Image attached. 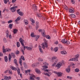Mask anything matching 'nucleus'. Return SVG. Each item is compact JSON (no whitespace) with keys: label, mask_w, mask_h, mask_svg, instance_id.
Wrapping results in <instances>:
<instances>
[{"label":"nucleus","mask_w":80,"mask_h":80,"mask_svg":"<svg viewBox=\"0 0 80 80\" xmlns=\"http://www.w3.org/2000/svg\"><path fill=\"white\" fill-rule=\"evenodd\" d=\"M79 57V54H77L75 56V58H71L68 60V61H74L75 62H77L78 61V58Z\"/></svg>","instance_id":"f257e3e1"},{"label":"nucleus","mask_w":80,"mask_h":80,"mask_svg":"<svg viewBox=\"0 0 80 80\" xmlns=\"http://www.w3.org/2000/svg\"><path fill=\"white\" fill-rule=\"evenodd\" d=\"M44 70L46 72H48V73H45V75H46V76H48V77H50V75H52V74H51V72H49L48 70L45 69Z\"/></svg>","instance_id":"f03ea898"},{"label":"nucleus","mask_w":80,"mask_h":80,"mask_svg":"<svg viewBox=\"0 0 80 80\" xmlns=\"http://www.w3.org/2000/svg\"><path fill=\"white\" fill-rule=\"evenodd\" d=\"M42 48H43V49H45V47L46 48H48V44L47 43H43L42 44Z\"/></svg>","instance_id":"7ed1b4c3"},{"label":"nucleus","mask_w":80,"mask_h":80,"mask_svg":"<svg viewBox=\"0 0 80 80\" xmlns=\"http://www.w3.org/2000/svg\"><path fill=\"white\" fill-rule=\"evenodd\" d=\"M18 7L16 6H14L13 7H12L11 8H10V10H11V12H14L16 11V9H15V8H17Z\"/></svg>","instance_id":"20e7f679"},{"label":"nucleus","mask_w":80,"mask_h":80,"mask_svg":"<svg viewBox=\"0 0 80 80\" xmlns=\"http://www.w3.org/2000/svg\"><path fill=\"white\" fill-rule=\"evenodd\" d=\"M29 75L30 76V78L31 80H35V79H34V78H33V77H34V78H35V76L34 75L32 74H30V73H29Z\"/></svg>","instance_id":"39448f33"},{"label":"nucleus","mask_w":80,"mask_h":80,"mask_svg":"<svg viewBox=\"0 0 80 80\" xmlns=\"http://www.w3.org/2000/svg\"><path fill=\"white\" fill-rule=\"evenodd\" d=\"M19 41L20 42L21 45H22V46H25V45H24V43L23 42V39H22V38H19Z\"/></svg>","instance_id":"423d86ee"},{"label":"nucleus","mask_w":80,"mask_h":80,"mask_svg":"<svg viewBox=\"0 0 80 80\" xmlns=\"http://www.w3.org/2000/svg\"><path fill=\"white\" fill-rule=\"evenodd\" d=\"M62 65V63H58L56 65V67L58 69H59Z\"/></svg>","instance_id":"0eeeda50"},{"label":"nucleus","mask_w":80,"mask_h":80,"mask_svg":"<svg viewBox=\"0 0 80 80\" xmlns=\"http://www.w3.org/2000/svg\"><path fill=\"white\" fill-rule=\"evenodd\" d=\"M69 12H70L71 13H73L74 12V11H75V10L73 8H71L69 9Z\"/></svg>","instance_id":"6e6552de"},{"label":"nucleus","mask_w":80,"mask_h":80,"mask_svg":"<svg viewBox=\"0 0 80 80\" xmlns=\"http://www.w3.org/2000/svg\"><path fill=\"white\" fill-rule=\"evenodd\" d=\"M41 33L43 37H45V36L46 35H45V31L44 30H42V32H41Z\"/></svg>","instance_id":"1a4fd4ad"},{"label":"nucleus","mask_w":80,"mask_h":80,"mask_svg":"<svg viewBox=\"0 0 80 80\" xmlns=\"http://www.w3.org/2000/svg\"><path fill=\"white\" fill-rule=\"evenodd\" d=\"M10 68L12 70H15V71H17V68L14 67L12 66H10Z\"/></svg>","instance_id":"9d476101"},{"label":"nucleus","mask_w":80,"mask_h":80,"mask_svg":"<svg viewBox=\"0 0 80 80\" xmlns=\"http://www.w3.org/2000/svg\"><path fill=\"white\" fill-rule=\"evenodd\" d=\"M26 48L28 50H32V48H33V47H28V46H26Z\"/></svg>","instance_id":"9b49d317"},{"label":"nucleus","mask_w":80,"mask_h":80,"mask_svg":"<svg viewBox=\"0 0 80 80\" xmlns=\"http://www.w3.org/2000/svg\"><path fill=\"white\" fill-rule=\"evenodd\" d=\"M70 66H68V67L66 69V71L68 73H69L70 72Z\"/></svg>","instance_id":"f8f14e48"},{"label":"nucleus","mask_w":80,"mask_h":80,"mask_svg":"<svg viewBox=\"0 0 80 80\" xmlns=\"http://www.w3.org/2000/svg\"><path fill=\"white\" fill-rule=\"evenodd\" d=\"M61 42L63 43H67V40L66 39H62L61 41Z\"/></svg>","instance_id":"ddd939ff"},{"label":"nucleus","mask_w":80,"mask_h":80,"mask_svg":"<svg viewBox=\"0 0 80 80\" xmlns=\"http://www.w3.org/2000/svg\"><path fill=\"white\" fill-rule=\"evenodd\" d=\"M36 30H37L38 29V28L39 26V23L38 22H36Z\"/></svg>","instance_id":"4468645a"},{"label":"nucleus","mask_w":80,"mask_h":80,"mask_svg":"<svg viewBox=\"0 0 80 80\" xmlns=\"http://www.w3.org/2000/svg\"><path fill=\"white\" fill-rule=\"evenodd\" d=\"M18 13L19 14V15L21 16H22L23 15V12L21 11H19V12H18Z\"/></svg>","instance_id":"2eb2a0df"},{"label":"nucleus","mask_w":80,"mask_h":80,"mask_svg":"<svg viewBox=\"0 0 80 80\" xmlns=\"http://www.w3.org/2000/svg\"><path fill=\"white\" fill-rule=\"evenodd\" d=\"M12 58V56H11L10 54H9V56H8V60L9 62H10L11 61V59Z\"/></svg>","instance_id":"dca6fc26"},{"label":"nucleus","mask_w":80,"mask_h":80,"mask_svg":"<svg viewBox=\"0 0 80 80\" xmlns=\"http://www.w3.org/2000/svg\"><path fill=\"white\" fill-rule=\"evenodd\" d=\"M39 50L40 52L41 53H43V50H42V47H41V46L40 45L39 46Z\"/></svg>","instance_id":"f3484780"},{"label":"nucleus","mask_w":80,"mask_h":80,"mask_svg":"<svg viewBox=\"0 0 80 80\" xmlns=\"http://www.w3.org/2000/svg\"><path fill=\"white\" fill-rule=\"evenodd\" d=\"M6 37H7V38H8V35H9V31H8V30H7L6 31Z\"/></svg>","instance_id":"a211bd4d"},{"label":"nucleus","mask_w":80,"mask_h":80,"mask_svg":"<svg viewBox=\"0 0 80 80\" xmlns=\"http://www.w3.org/2000/svg\"><path fill=\"white\" fill-rule=\"evenodd\" d=\"M62 74H63L61 72H59L58 73V77H61L62 76Z\"/></svg>","instance_id":"6ab92c4d"},{"label":"nucleus","mask_w":80,"mask_h":80,"mask_svg":"<svg viewBox=\"0 0 80 80\" xmlns=\"http://www.w3.org/2000/svg\"><path fill=\"white\" fill-rule=\"evenodd\" d=\"M17 32H18V30L16 29H13V33L14 34H16L17 33Z\"/></svg>","instance_id":"aec40b11"},{"label":"nucleus","mask_w":80,"mask_h":80,"mask_svg":"<svg viewBox=\"0 0 80 80\" xmlns=\"http://www.w3.org/2000/svg\"><path fill=\"white\" fill-rule=\"evenodd\" d=\"M24 21L25 22L24 24L25 25H28V21L27 20L24 19Z\"/></svg>","instance_id":"412c9836"},{"label":"nucleus","mask_w":80,"mask_h":80,"mask_svg":"<svg viewBox=\"0 0 80 80\" xmlns=\"http://www.w3.org/2000/svg\"><path fill=\"white\" fill-rule=\"evenodd\" d=\"M57 61H58V59H57L56 60H55V62H54V63H53L52 64V67H54V66H55V65H56V64H57Z\"/></svg>","instance_id":"4be33fe9"},{"label":"nucleus","mask_w":80,"mask_h":80,"mask_svg":"<svg viewBox=\"0 0 80 80\" xmlns=\"http://www.w3.org/2000/svg\"><path fill=\"white\" fill-rule=\"evenodd\" d=\"M19 62L21 66H22V60L20 58L19 59Z\"/></svg>","instance_id":"5701e85b"},{"label":"nucleus","mask_w":80,"mask_h":80,"mask_svg":"<svg viewBox=\"0 0 80 80\" xmlns=\"http://www.w3.org/2000/svg\"><path fill=\"white\" fill-rule=\"evenodd\" d=\"M58 47H56L55 48L54 50L55 52H57L58 51Z\"/></svg>","instance_id":"b1692460"},{"label":"nucleus","mask_w":80,"mask_h":80,"mask_svg":"<svg viewBox=\"0 0 80 80\" xmlns=\"http://www.w3.org/2000/svg\"><path fill=\"white\" fill-rule=\"evenodd\" d=\"M69 17H71L72 18H75V15L73 14H71L69 15Z\"/></svg>","instance_id":"393cba45"},{"label":"nucleus","mask_w":80,"mask_h":80,"mask_svg":"<svg viewBox=\"0 0 80 80\" xmlns=\"http://www.w3.org/2000/svg\"><path fill=\"white\" fill-rule=\"evenodd\" d=\"M31 37L32 38H35V37H36V36L34 35V33L33 32H32L31 34Z\"/></svg>","instance_id":"a878e982"},{"label":"nucleus","mask_w":80,"mask_h":80,"mask_svg":"<svg viewBox=\"0 0 80 80\" xmlns=\"http://www.w3.org/2000/svg\"><path fill=\"white\" fill-rule=\"evenodd\" d=\"M4 60L6 62H8V58L7 56H6L4 57Z\"/></svg>","instance_id":"bb28decb"},{"label":"nucleus","mask_w":80,"mask_h":80,"mask_svg":"<svg viewBox=\"0 0 80 80\" xmlns=\"http://www.w3.org/2000/svg\"><path fill=\"white\" fill-rule=\"evenodd\" d=\"M42 67H43V69H42V70H45V69H44V68H45V69L46 68H48V66H42Z\"/></svg>","instance_id":"cd10ccee"},{"label":"nucleus","mask_w":80,"mask_h":80,"mask_svg":"<svg viewBox=\"0 0 80 80\" xmlns=\"http://www.w3.org/2000/svg\"><path fill=\"white\" fill-rule=\"evenodd\" d=\"M11 56L13 58H15V55L13 53H11Z\"/></svg>","instance_id":"c85d7f7f"},{"label":"nucleus","mask_w":80,"mask_h":80,"mask_svg":"<svg viewBox=\"0 0 80 80\" xmlns=\"http://www.w3.org/2000/svg\"><path fill=\"white\" fill-rule=\"evenodd\" d=\"M20 19H21V18L20 17H19L17 18L15 20V22H18V21H19Z\"/></svg>","instance_id":"c756f323"},{"label":"nucleus","mask_w":80,"mask_h":80,"mask_svg":"<svg viewBox=\"0 0 80 80\" xmlns=\"http://www.w3.org/2000/svg\"><path fill=\"white\" fill-rule=\"evenodd\" d=\"M61 54H66V53H67V52H66V51H62L61 52Z\"/></svg>","instance_id":"7c9ffc66"},{"label":"nucleus","mask_w":80,"mask_h":80,"mask_svg":"<svg viewBox=\"0 0 80 80\" xmlns=\"http://www.w3.org/2000/svg\"><path fill=\"white\" fill-rule=\"evenodd\" d=\"M14 62L16 65H18V64L17 63V59H15L14 60Z\"/></svg>","instance_id":"2f4dec72"},{"label":"nucleus","mask_w":80,"mask_h":80,"mask_svg":"<svg viewBox=\"0 0 80 80\" xmlns=\"http://www.w3.org/2000/svg\"><path fill=\"white\" fill-rule=\"evenodd\" d=\"M9 28H10V29H12V27H13V24H10L9 25Z\"/></svg>","instance_id":"473e14b6"},{"label":"nucleus","mask_w":80,"mask_h":80,"mask_svg":"<svg viewBox=\"0 0 80 80\" xmlns=\"http://www.w3.org/2000/svg\"><path fill=\"white\" fill-rule=\"evenodd\" d=\"M17 71L18 74H20V69L19 68H18V70L17 69Z\"/></svg>","instance_id":"72a5a7b5"},{"label":"nucleus","mask_w":80,"mask_h":80,"mask_svg":"<svg viewBox=\"0 0 80 80\" xmlns=\"http://www.w3.org/2000/svg\"><path fill=\"white\" fill-rule=\"evenodd\" d=\"M45 37H46V38H48V39H50V37L48 35L45 36Z\"/></svg>","instance_id":"f704fd0d"},{"label":"nucleus","mask_w":80,"mask_h":80,"mask_svg":"<svg viewBox=\"0 0 80 80\" xmlns=\"http://www.w3.org/2000/svg\"><path fill=\"white\" fill-rule=\"evenodd\" d=\"M38 60L39 62H43V59L41 58H38Z\"/></svg>","instance_id":"c9c22d12"},{"label":"nucleus","mask_w":80,"mask_h":80,"mask_svg":"<svg viewBox=\"0 0 80 80\" xmlns=\"http://www.w3.org/2000/svg\"><path fill=\"white\" fill-rule=\"evenodd\" d=\"M4 79L5 80H8V77L7 76H4Z\"/></svg>","instance_id":"e433bc0d"},{"label":"nucleus","mask_w":80,"mask_h":80,"mask_svg":"<svg viewBox=\"0 0 80 80\" xmlns=\"http://www.w3.org/2000/svg\"><path fill=\"white\" fill-rule=\"evenodd\" d=\"M39 37H40V36L38 35V36H37L36 37V41H37V40H38V38H39Z\"/></svg>","instance_id":"4c0bfd02"},{"label":"nucleus","mask_w":80,"mask_h":80,"mask_svg":"<svg viewBox=\"0 0 80 80\" xmlns=\"http://www.w3.org/2000/svg\"><path fill=\"white\" fill-rule=\"evenodd\" d=\"M79 71H80V70L78 68H76L75 69V71L76 72H79Z\"/></svg>","instance_id":"58836bf2"},{"label":"nucleus","mask_w":80,"mask_h":80,"mask_svg":"<svg viewBox=\"0 0 80 80\" xmlns=\"http://www.w3.org/2000/svg\"><path fill=\"white\" fill-rule=\"evenodd\" d=\"M64 7L65 9L66 10H68V7H67L66 5L64 6Z\"/></svg>","instance_id":"ea45409f"},{"label":"nucleus","mask_w":80,"mask_h":80,"mask_svg":"<svg viewBox=\"0 0 80 80\" xmlns=\"http://www.w3.org/2000/svg\"><path fill=\"white\" fill-rule=\"evenodd\" d=\"M17 47H19L20 46V42H17Z\"/></svg>","instance_id":"a19ab883"},{"label":"nucleus","mask_w":80,"mask_h":80,"mask_svg":"<svg viewBox=\"0 0 80 80\" xmlns=\"http://www.w3.org/2000/svg\"><path fill=\"white\" fill-rule=\"evenodd\" d=\"M43 65L45 66H47V65H48V63L45 62L43 63Z\"/></svg>","instance_id":"79ce46f5"},{"label":"nucleus","mask_w":80,"mask_h":80,"mask_svg":"<svg viewBox=\"0 0 80 80\" xmlns=\"http://www.w3.org/2000/svg\"><path fill=\"white\" fill-rule=\"evenodd\" d=\"M25 72L26 73H30V70H28L25 71Z\"/></svg>","instance_id":"37998d69"},{"label":"nucleus","mask_w":80,"mask_h":80,"mask_svg":"<svg viewBox=\"0 0 80 80\" xmlns=\"http://www.w3.org/2000/svg\"><path fill=\"white\" fill-rule=\"evenodd\" d=\"M6 52H10L12 50L9 48H6Z\"/></svg>","instance_id":"c03bdc74"},{"label":"nucleus","mask_w":80,"mask_h":80,"mask_svg":"<svg viewBox=\"0 0 80 80\" xmlns=\"http://www.w3.org/2000/svg\"><path fill=\"white\" fill-rule=\"evenodd\" d=\"M36 72L38 73H40V71L39 70H38V69H36Z\"/></svg>","instance_id":"a18cd8bd"},{"label":"nucleus","mask_w":80,"mask_h":80,"mask_svg":"<svg viewBox=\"0 0 80 80\" xmlns=\"http://www.w3.org/2000/svg\"><path fill=\"white\" fill-rule=\"evenodd\" d=\"M20 58H21L22 60H23L24 61L25 60V58H24V57H23V56H22Z\"/></svg>","instance_id":"49530a36"},{"label":"nucleus","mask_w":80,"mask_h":80,"mask_svg":"<svg viewBox=\"0 0 80 80\" xmlns=\"http://www.w3.org/2000/svg\"><path fill=\"white\" fill-rule=\"evenodd\" d=\"M3 42L4 43H6L7 42V39H6V38H4L3 39Z\"/></svg>","instance_id":"de8ad7c7"},{"label":"nucleus","mask_w":80,"mask_h":80,"mask_svg":"<svg viewBox=\"0 0 80 80\" xmlns=\"http://www.w3.org/2000/svg\"><path fill=\"white\" fill-rule=\"evenodd\" d=\"M9 74H12V70L11 69H10L9 70V72H8Z\"/></svg>","instance_id":"09e8293b"},{"label":"nucleus","mask_w":80,"mask_h":80,"mask_svg":"<svg viewBox=\"0 0 80 80\" xmlns=\"http://www.w3.org/2000/svg\"><path fill=\"white\" fill-rule=\"evenodd\" d=\"M44 43H47L48 41L45 38L44 39Z\"/></svg>","instance_id":"8fccbe9b"},{"label":"nucleus","mask_w":80,"mask_h":80,"mask_svg":"<svg viewBox=\"0 0 80 80\" xmlns=\"http://www.w3.org/2000/svg\"><path fill=\"white\" fill-rule=\"evenodd\" d=\"M19 53H20V52H19V51H18V50H17L16 52V55H18Z\"/></svg>","instance_id":"3c124183"},{"label":"nucleus","mask_w":80,"mask_h":80,"mask_svg":"<svg viewBox=\"0 0 80 80\" xmlns=\"http://www.w3.org/2000/svg\"><path fill=\"white\" fill-rule=\"evenodd\" d=\"M67 78H69V79H70V80H72V77L70 76H68L67 77Z\"/></svg>","instance_id":"603ef678"},{"label":"nucleus","mask_w":80,"mask_h":80,"mask_svg":"<svg viewBox=\"0 0 80 80\" xmlns=\"http://www.w3.org/2000/svg\"><path fill=\"white\" fill-rule=\"evenodd\" d=\"M57 58V57H52V60L53 61L54 60H55Z\"/></svg>","instance_id":"864d4df0"},{"label":"nucleus","mask_w":80,"mask_h":80,"mask_svg":"<svg viewBox=\"0 0 80 80\" xmlns=\"http://www.w3.org/2000/svg\"><path fill=\"white\" fill-rule=\"evenodd\" d=\"M37 16L40 18L42 17V15H41V14H37Z\"/></svg>","instance_id":"5fc2aeb1"},{"label":"nucleus","mask_w":80,"mask_h":80,"mask_svg":"<svg viewBox=\"0 0 80 80\" xmlns=\"http://www.w3.org/2000/svg\"><path fill=\"white\" fill-rule=\"evenodd\" d=\"M59 47L60 48H62V46L61 44H59Z\"/></svg>","instance_id":"6e6d98bb"},{"label":"nucleus","mask_w":80,"mask_h":80,"mask_svg":"<svg viewBox=\"0 0 80 80\" xmlns=\"http://www.w3.org/2000/svg\"><path fill=\"white\" fill-rule=\"evenodd\" d=\"M23 63V65H24V67H27V64H26V63L25 62H24Z\"/></svg>","instance_id":"4d7b16f0"},{"label":"nucleus","mask_w":80,"mask_h":80,"mask_svg":"<svg viewBox=\"0 0 80 80\" xmlns=\"http://www.w3.org/2000/svg\"><path fill=\"white\" fill-rule=\"evenodd\" d=\"M33 7L35 8V9L36 10H37V6H35V4H34L33 5Z\"/></svg>","instance_id":"13d9d810"},{"label":"nucleus","mask_w":80,"mask_h":80,"mask_svg":"<svg viewBox=\"0 0 80 80\" xmlns=\"http://www.w3.org/2000/svg\"><path fill=\"white\" fill-rule=\"evenodd\" d=\"M71 2L72 3V4H74L75 3V0L71 1Z\"/></svg>","instance_id":"bf43d9fd"},{"label":"nucleus","mask_w":80,"mask_h":80,"mask_svg":"<svg viewBox=\"0 0 80 80\" xmlns=\"http://www.w3.org/2000/svg\"><path fill=\"white\" fill-rule=\"evenodd\" d=\"M12 20H9L8 22V23H12Z\"/></svg>","instance_id":"052dcab7"},{"label":"nucleus","mask_w":80,"mask_h":80,"mask_svg":"<svg viewBox=\"0 0 80 80\" xmlns=\"http://www.w3.org/2000/svg\"><path fill=\"white\" fill-rule=\"evenodd\" d=\"M12 79V77H11L10 76H9V77H8V80H10Z\"/></svg>","instance_id":"680f3d73"},{"label":"nucleus","mask_w":80,"mask_h":80,"mask_svg":"<svg viewBox=\"0 0 80 80\" xmlns=\"http://www.w3.org/2000/svg\"><path fill=\"white\" fill-rule=\"evenodd\" d=\"M3 53H5L6 52H7V50H6V48L5 49H2Z\"/></svg>","instance_id":"e2e57ef3"},{"label":"nucleus","mask_w":80,"mask_h":80,"mask_svg":"<svg viewBox=\"0 0 80 80\" xmlns=\"http://www.w3.org/2000/svg\"><path fill=\"white\" fill-rule=\"evenodd\" d=\"M4 3L5 4H7V0H4Z\"/></svg>","instance_id":"0e129e2a"},{"label":"nucleus","mask_w":80,"mask_h":80,"mask_svg":"<svg viewBox=\"0 0 80 80\" xmlns=\"http://www.w3.org/2000/svg\"><path fill=\"white\" fill-rule=\"evenodd\" d=\"M21 52H22V53L23 55H25V53H24V51H23V49H22V50H21Z\"/></svg>","instance_id":"69168bd1"},{"label":"nucleus","mask_w":80,"mask_h":80,"mask_svg":"<svg viewBox=\"0 0 80 80\" xmlns=\"http://www.w3.org/2000/svg\"><path fill=\"white\" fill-rule=\"evenodd\" d=\"M16 2V0H12V3H15Z\"/></svg>","instance_id":"338daca9"},{"label":"nucleus","mask_w":80,"mask_h":80,"mask_svg":"<svg viewBox=\"0 0 80 80\" xmlns=\"http://www.w3.org/2000/svg\"><path fill=\"white\" fill-rule=\"evenodd\" d=\"M66 43H67V44H70V42H69V41H67V42Z\"/></svg>","instance_id":"774afa93"}]
</instances>
